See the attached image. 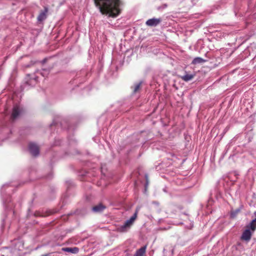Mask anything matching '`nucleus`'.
Instances as JSON below:
<instances>
[{"label":"nucleus","instance_id":"6e6552de","mask_svg":"<svg viewBox=\"0 0 256 256\" xmlns=\"http://www.w3.org/2000/svg\"><path fill=\"white\" fill-rule=\"evenodd\" d=\"M106 208V206L102 204H100L92 208V210L94 212H100Z\"/></svg>","mask_w":256,"mask_h":256},{"label":"nucleus","instance_id":"0eeeda50","mask_svg":"<svg viewBox=\"0 0 256 256\" xmlns=\"http://www.w3.org/2000/svg\"><path fill=\"white\" fill-rule=\"evenodd\" d=\"M131 226L127 223V222H125L124 224L120 226L118 228V231L121 232H126L130 229Z\"/></svg>","mask_w":256,"mask_h":256},{"label":"nucleus","instance_id":"5701e85b","mask_svg":"<svg viewBox=\"0 0 256 256\" xmlns=\"http://www.w3.org/2000/svg\"><path fill=\"white\" fill-rule=\"evenodd\" d=\"M191 1L194 4L198 1V0H191Z\"/></svg>","mask_w":256,"mask_h":256},{"label":"nucleus","instance_id":"1a4fd4ad","mask_svg":"<svg viewBox=\"0 0 256 256\" xmlns=\"http://www.w3.org/2000/svg\"><path fill=\"white\" fill-rule=\"evenodd\" d=\"M62 250L66 252H71L72 254H76L78 252V248L76 247L74 248H64Z\"/></svg>","mask_w":256,"mask_h":256},{"label":"nucleus","instance_id":"7ed1b4c3","mask_svg":"<svg viewBox=\"0 0 256 256\" xmlns=\"http://www.w3.org/2000/svg\"><path fill=\"white\" fill-rule=\"evenodd\" d=\"M28 150L31 154L34 156H37L39 154L40 149L38 146L34 143H30Z\"/></svg>","mask_w":256,"mask_h":256},{"label":"nucleus","instance_id":"a211bd4d","mask_svg":"<svg viewBox=\"0 0 256 256\" xmlns=\"http://www.w3.org/2000/svg\"><path fill=\"white\" fill-rule=\"evenodd\" d=\"M11 202V200L10 198L8 200H5L4 201V204L6 208H11V206L10 204V202Z\"/></svg>","mask_w":256,"mask_h":256},{"label":"nucleus","instance_id":"f3484780","mask_svg":"<svg viewBox=\"0 0 256 256\" xmlns=\"http://www.w3.org/2000/svg\"><path fill=\"white\" fill-rule=\"evenodd\" d=\"M31 81H25L23 84L21 85V90H23L26 86H29L31 84L30 83Z\"/></svg>","mask_w":256,"mask_h":256},{"label":"nucleus","instance_id":"f03ea898","mask_svg":"<svg viewBox=\"0 0 256 256\" xmlns=\"http://www.w3.org/2000/svg\"><path fill=\"white\" fill-rule=\"evenodd\" d=\"M23 112L22 108L18 104H15L12 108V113L10 116L12 120H14Z\"/></svg>","mask_w":256,"mask_h":256},{"label":"nucleus","instance_id":"39448f33","mask_svg":"<svg viewBox=\"0 0 256 256\" xmlns=\"http://www.w3.org/2000/svg\"><path fill=\"white\" fill-rule=\"evenodd\" d=\"M252 236V232H250V230L248 228H247L242 232L240 238L242 240L248 242L251 239Z\"/></svg>","mask_w":256,"mask_h":256},{"label":"nucleus","instance_id":"9b49d317","mask_svg":"<svg viewBox=\"0 0 256 256\" xmlns=\"http://www.w3.org/2000/svg\"><path fill=\"white\" fill-rule=\"evenodd\" d=\"M146 246H145L137 250L134 256H143L146 252Z\"/></svg>","mask_w":256,"mask_h":256},{"label":"nucleus","instance_id":"423d86ee","mask_svg":"<svg viewBox=\"0 0 256 256\" xmlns=\"http://www.w3.org/2000/svg\"><path fill=\"white\" fill-rule=\"evenodd\" d=\"M48 12V8L44 7V10L42 11L38 16V20L41 22L46 19L47 16V13Z\"/></svg>","mask_w":256,"mask_h":256},{"label":"nucleus","instance_id":"4be33fe9","mask_svg":"<svg viewBox=\"0 0 256 256\" xmlns=\"http://www.w3.org/2000/svg\"><path fill=\"white\" fill-rule=\"evenodd\" d=\"M146 184L145 186L146 187V186L148 184V176H147V175H146Z\"/></svg>","mask_w":256,"mask_h":256},{"label":"nucleus","instance_id":"393cba45","mask_svg":"<svg viewBox=\"0 0 256 256\" xmlns=\"http://www.w3.org/2000/svg\"><path fill=\"white\" fill-rule=\"evenodd\" d=\"M153 203L156 204H158V202H153Z\"/></svg>","mask_w":256,"mask_h":256},{"label":"nucleus","instance_id":"ddd939ff","mask_svg":"<svg viewBox=\"0 0 256 256\" xmlns=\"http://www.w3.org/2000/svg\"><path fill=\"white\" fill-rule=\"evenodd\" d=\"M138 210L136 209V212L133 214V216L129 220H126L127 223H128L131 226H132V224H133L134 222L137 217Z\"/></svg>","mask_w":256,"mask_h":256},{"label":"nucleus","instance_id":"412c9836","mask_svg":"<svg viewBox=\"0 0 256 256\" xmlns=\"http://www.w3.org/2000/svg\"><path fill=\"white\" fill-rule=\"evenodd\" d=\"M167 7L166 4H164L162 6L158 8V10L164 9Z\"/></svg>","mask_w":256,"mask_h":256},{"label":"nucleus","instance_id":"4468645a","mask_svg":"<svg viewBox=\"0 0 256 256\" xmlns=\"http://www.w3.org/2000/svg\"><path fill=\"white\" fill-rule=\"evenodd\" d=\"M204 62V60L201 58H200V57H197V58H194L192 62V64H201V63H202Z\"/></svg>","mask_w":256,"mask_h":256},{"label":"nucleus","instance_id":"f257e3e1","mask_svg":"<svg viewBox=\"0 0 256 256\" xmlns=\"http://www.w3.org/2000/svg\"><path fill=\"white\" fill-rule=\"evenodd\" d=\"M96 6L102 14L115 18L120 13V0H94Z\"/></svg>","mask_w":256,"mask_h":256},{"label":"nucleus","instance_id":"6ab92c4d","mask_svg":"<svg viewBox=\"0 0 256 256\" xmlns=\"http://www.w3.org/2000/svg\"><path fill=\"white\" fill-rule=\"evenodd\" d=\"M240 212V210H236L234 211H233L231 212L230 216L231 218H234Z\"/></svg>","mask_w":256,"mask_h":256},{"label":"nucleus","instance_id":"20e7f679","mask_svg":"<svg viewBox=\"0 0 256 256\" xmlns=\"http://www.w3.org/2000/svg\"><path fill=\"white\" fill-rule=\"evenodd\" d=\"M162 21L161 18H152L148 20L146 24L150 26H158Z\"/></svg>","mask_w":256,"mask_h":256},{"label":"nucleus","instance_id":"dca6fc26","mask_svg":"<svg viewBox=\"0 0 256 256\" xmlns=\"http://www.w3.org/2000/svg\"><path fill=\"white\" fill-rule=\"evenodd\" d=\"M141 84H142V82H140V83L136 84L134 87L132 86V88H134L133 92L134 94H136V92H137L138 91V90L140 89Z\"/></svg>","mask_w":256,"mask_h":256},{"label":"nucleus","instance_id":"2eb2a0df","mask_svg":"<svg viewBox=\"0 0 256 256\" xmlns=\"http://www.w3.org/2000/svg\"><path fill=\"white\" fill-rule=\"evenodd\" d=\"M47 213L48 214H44L43 212H36L34 215L36 216L45 217V216L50 215L52 214V212L50 211H48L47 212Z\"/></svg>","mask_w":256,"mask_h":256},{"label":"nucleus","instance_id":"aec40b11","mask_svg":"<svg viewBox=\"0 0 256 256\" xmlns=\"http://www.w3.org/2000/svg\"><path fill=\"white\" fill-rule=\"evenodd\" d=\"M193 78L192 74H186L183 78V80H190Z\"/></svg>","mask_w":256,"mask_h":256},{"label":"nucleus","instance_id":"b1692460","mask_svg":"<svg viewBox=\"0 0 256 256\" xmlns=\"http://www.w3.org/2000/svg\"><path fill=\"white\" fill-rule=\"evenodd\" d=\"M42 256H49V254H44Z\"/></svg>","mask_w":256,"mask_h":256},{"label":"nucleus","instance_id":"9d476101","mask_svg":"<svg viewBox=\"0 0 256 256\" xmlns=\"http://www.w3.org/2000/svg\"><path fill=\"white\" fill-rule=\"evenodd\" d=\"M15 250H22L24 248V242L22 240H17L15 242Z\"/></svg>","mask_w":256,"mask_h":256},{"label":"nucleus","instance_id":"f8f14e48","mask_svg":"<svg viewBox=\"0 0 256 256\" xmlns=\"http://www.w3.org/2000/svg\"><path fill=\"white\" fill-rule=\"evenodd\" d=\"M247 228H248L252 232H254L256 229V218L253 220L250 224L246 226Z\"/></svg>","mask_w":256,"mask_h":256}]
</instances>
